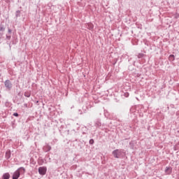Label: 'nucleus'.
Listing matches in <instances>:
<instances>
[{
  "mask_svg": "<svg viewBox=\"0 0 179 179\" xmlns=\"http://www.w3.org/2000/svg\"><path fill=\"white\" fill-rule=\"evenodd\" d=\"M0 99H1V95H0Z\"/></svg>",
  "mask_w": 179,
  "mask_h": 179,
  "instance_id": "28",
  "label": "nucleus"
},
{
  "mask_svg": "<svg viewBox=\"0 0 179 179\" xmlns=\"http://www.w3.org/2000/svg\"><path fill=\"white\" fill-rule=\"evenodd\" d=\"M88 27H89V29H90V30H93L94 27H93L92 24H88Z\"/></svg>",
  "mask_w": 179,
  "mask_h": 179,
  "instance_id": "16",
  "label": "nucleus"
},
{
  "mask_svg": "<svg viewBox=\"0 0 179 179\" xmlns=\"http://www.w3.org/2000/svg\"><path fill=\"white\" fill-rule=\"evenodd\" d=\"M4 86H5L6 89L10 90V89H12V82H10V80H6L4 82Z\"/></svg>",
  "mask_w": 179,
  "mask_h": 179,
  "instance_id": "4",
  "label": "nucleus"
},
{
  "mask_svg": "<svg viewBox=\"0 0 179 179\" xmlns=\"http://www.w3.org/2000/svg\"><path fill=\"white\" fill-rule=\"evenodd\" d=\"M174 150H179V143H177L173 147Z\"/></svg>",
  "mask_w": 179,
  "mask_h": 179,
  "instance_id": "12",
  "label": "nucleus"
},
{
  "mask_svg": "<svg viewBox=\"0 0 179 179\" xmlns=\"http://www.w3.org/2000/svg\"><path fill=\"white\" fill-rule=\"evenodd\" d=\"M17 95L20 96V97H22V96H23V94H22V92H19V93L17 94Z\"/></svg>",
  "mask_w": 179,
  "mask_h": 179,
  "instance_id": "23",
  "label": "nucleus"
},
{
  "mask_svg": "<svg viewBox=\"0 0 179 179\" xmlns=\"http://www.w3.org/2000/svg\"><path fill=\"white\" fill-rule=\"evenodd\" d=\"M169 61H174V59H175L174 55H169Z\"/></svg>",
  "mask_w": 179,
  "mask_h": 179,
  "instance_id": "11",
  "label": "nucleus"
},
{
  "mask_svg": "<svg viewBox=\"0 0 179 179\" xmlns=\"http://www.w3.org/2000/svg\"><path fill=\"white\" fill-rule=\"evenodd\" d=\"M38 173L40 174V176H45V174H47V167L46 166L39 167Z\"/></svg>",
  "mask_w": 179,
  "mask_h": 179,
  "instance_id": "3",
  "label": "nucleus"
},
{
  "mask_svg": "<svg viewBox=\"0 0 179 179\" xmlns=\"http://www.w3.org/2000/svg\"><path fill=\"white\" fill-rule=\"evenodd\" d=\"M129 93L126 92L124 93V97H129Z\"/></svg>",
  "mask_w": 179,
  "mask_h": 179,
  "instance_id": "21",
  "label": "nucleus"
},
{
  "mask_svg": "<svg viewBox=\"0 0 179 179\" xmlns=\"http://www.w3.org/2000/svg\"><path fill=\"white\" fill-rule=\"evenodd\" d=\"M13 115L14 117H19V113H14L13 114Z\"/></svg>",
  "mask_w": 179,
  "mask_h": 179,
  "instance_id": "19",
  "label": "nucleus"
},
{
  "mask_svg": "<svg viewBox=\"0 0 179 179\" xmlns=\"http://www.w3.org/2000/svg\"><path fill=\"white\" fill-rule=\"evenodd\" d=\"M24 96L25 97H30L31 96V93L30 92V91H27L24 92Z\"/></svg>",
  "mask_w": 179,
  "mask_h": 179,
  "instance_id": "8",
  "label": "nucleus"
},
{
  "mask_svg": "<svg viewBox=\"0 0 179 179\" xmlns=\"http://www.w3.org/2000/svg\"><path fill=\"white\" fill-rule=\"evenodd\" d=\"M90 145H93L94 143V140L93 138H91L89 141Z\"/></svg>",
  "mask_w": 179,
  "mask_h": 179,
  "instance_id": "15",
  "label": "nucleus"
},
{
  "mask_svg": "<svg viewBox=\"0 0 179 179\" xmlns=\"http://www.w3.org/2000/svg\"><path fill=\"white\" fill-rule=\"evenodd\" d=\"M15 17L17 19V17H20V10H17L15 12Z\"/></svg>",
  "mask_w": 179,
  "mask_h": 179,
  "instance_id": "10",
  "label": "nucleus"
},
{
  "mask_svg": "<svg viewBox=\"0 0 179 179\" xmlns=\"http://www.w3.org/2000/svg\"><path fill=\"white\" fill-rule=\"evenodd\" d=\"M10 155H11L10 150H7L6 152V159H7V160L10 159Z\"/></svg>",
  "mask_w": 179,
  "mask_h": 179,
  "instance_id": "7",
  "label": "nucleus"
},
{
  "mask_svg": "<svg viewBox=\"0 0 179 179\" xmlns=\"http://www.w3.org/2000/svg\"><path fill=\"white\" fill-rule=\"evenodd\" d=\"M68 134H69V130H68Z\"/></svg>",
  "mask_w": 179,
  "mask_h": 179,
  "instance_id": "25",
  "label": "nucleus"
},
{
  "mask_svg": "<svg viewBox=\"0 0 179 179\" xmlns=\"http://www.w3.org/2000/svg\"><path fill=\"white\" fill-rule=\"evenodd\" d=\"M10 178V174L9 173H5L2 176V179H9Z\"/></svg>",
  "mask_w": 179,
  "mask_h": 179,
  "instance_id": "6",
  "label": "nucleus"
},
{
  "mask_svg": "<svg viewBox=\"0 0 179 179\" xmlns=\"http://www.w3.org/2000/svg\"><path fill=\"white\" fill-rule=\"evenodd\" d=\"M47 152H50V150H51V146H50V145H48L47 146Z\"/></svg>",
  "mask_w": 179,
  "mask_h": 179,
  "instance_id": "20",
  "label": "nucleus"
},
{
  "mask_svg": "<svg viewBox=\"0 0 179 179\" xmlns=\"http://www.w3.org/2000/svg\"><path fill=\"white\" fill-rule=\"evenodd\" d=\"M8 34H12V29H8Z\"/></svg>",
  "mask_w": 179,
  "mask_h": 179,
  "instance_id": "22",
  "label": "nucleus"
},
{
  "mask_svg": "<svg viewBox=\"0 0 179 179\" xmlns=\"http://www.w3.org/2000/svg\"><path fill=\"white\" fill-rule=\"evenodd\" d=\"M112 155L115 159H120L121 155H122V150L116 149L112 152Z\"/></svg>",
  "mask_w": 179,
  "mask_h": 179,
  "instance_id": "2",
  "label": "nucleus"
},
{
  "mask_svg": "<svg viewBox=\"0 0 179 179\" xmlns=\"http://www.w3.org/2000/svg\"><path fill=\"white\" fill-rule=\"evenodd\" d=\"M10 38H12V36L10 35H6V40H10Z\"/></svg>",
  "mask_w": 179,
  "mask_h": 179,
  "instance_id": "17",
  "label": "nucleus"
},
{
  "mask_svg": "<svg viewBox=\"0 0 179 179\" xmlns=\"http://www.w3.org/2000/svg\"><path fill=\"white\" fill-rule=\"evenodd\" d=\"M10 124H11L13 129H15L16 128V120L12 121Z\"/></svg>",
  "mask_w": 179,
  "mask_h": 179,
  "instance_id": "9",
  "label": "nucleus"
},
{
  "mask_svg": "<svg viewBox=\"0 0 179 179\" xmlns=\"http://www.w3.org/2000/svg\"><path fill=\"white\" fill-rule=\"evenodd\" d=\"M0 16H1V12H0Z\"/></svg>",
  "mask_w": 179,
  "mask_h": 179,
  "instance_id": "27",
  "label": "nucleus"
},
{
  "mask_svg": "<svg viewBox=\"0 0 179 179\" xmlns=\"http://www.w3.org/2000/svg\"><path fill=\"white\" fill-rule=\"evenodd\" d=\"M95 127H101V122L100 121H96L95 123Z\"/></svg>",
  "mask_w": 179,
  "mask_h": 179,
  "instance_id": "13",
  "label": "nucleus"
},
{
  "mask_svg": "<svg viewBox=\"0 0 179 179\" xmlns=\"http://www.w3.org/2000/svg\"><path fill=\"white\" fill-rule=\"evenodd\" d=\"M0 31H5V27L3 24H0Z\"/></svg>",
  "mask_w": 179,
  "mask_h": 179,
  "instance_id": "14",
  "label": "nucleus"
},
{
  "mask_svg": "<svg viewBox=\"0 0 179 179\" xmlns=\"http://www.w3.org/2000/svg\"><path fill=\"white\" fill-rule=\"evenodd\" d=\"M143 53H139L138 55V58H143Z\"/></svg>",
  "mask_w": 179,
  "mask_h": 179,
  "instance_id": "18",
  "label": "nucleus"
},
{
  "mask_svg": "<svg viewBox=\"0 0 179 179\" xmlns=\"http://www.w3.org/2000/svg\"><path fill=\"white\" fill-rule=\"evenodd\" d=\"M26 173V169L24 167H20L17 170H16L13 174V179H18L20 176H22Z\"/></svg>",
  "mask_w": 179,
  "mask_h": 179,
  "instance_id": "1",
  "label": "nucleus"
},
{
  "mask_svg": "<svg viewBox=\"0 0 179 179\" xmlns=\"http://www.w3.org/2000/svg\"><path fill=\"white\" fill-rule=\"evenodd\" d=\"M165 173L168 176H170V174H171V173H173V168H171V166H166L165 169Z\"/></svg>",
  "mask_w": 179,
  "mask_h": 179,
  "instance_id": "5",
  "label": "nucleus"
},
{
  "mask_svg": "<svg viewBox=\"0 0 179 179\" xmlns=\"http://www.w3.org/2000/svg\"><path fill=\"white\" fill-rule=\"evenodd\" d=\"M40 165H41V164H43V163H41V164H39Z\"/></svg>",
  "mask_w": 179,
  "mask_h": 179,
  "instance_id": "26",
  "label": "nucleus"
},
{
  "mask_svg": "<svg viewBox=\"0 0 179 179\" xmlns=\"http://www.w3.org/2000/svg\"><path fill=\"white\" fill-rule=\"evenodd\" d=\"M8 45H9V47H10V48H11V46H10V43H8Z\"/></svg>",
  "mask_w": 179,
  "mask_h": 179,
  "instance_id": "24",
  "label": "nucleus"
}]
</instances>
